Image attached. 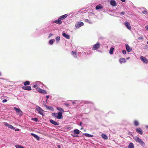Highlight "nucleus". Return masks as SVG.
<instances>
[{
  "instance_id": "1",
  "label": "nucleus",
  "mask_w": 148,
  "mask_h": 148,
  "mask_svg": "<svg viewBox=\"0 0 148 148\" xmlns=\"http://www.w3.org/2000/svg\"><path fill=\"white\" fill-rule=\"evenodd\" d=\"M135 140L136 142L140 144L143 146H144L145 145V143L141 139L138 137H136L135 138Z\"/></svg>"
},
{
  "instance_id": "2",
  "label": "nucleus",
  "mask_w": 148,
  "mask_h": 148,
  "mask_svg": "<svg viewBox=\"0 0 148 148\" xmlns=\"http://www.w3.org/2000/svg\"><path fill=\"white\" fill-rule=\"evenodd\" d=\"M36 90L38 92L40 93L43 94H46L47 93V92L46 90H43L39 88H36Z\"/></svg>"
},
{
  "instance_id": "3",
  "label": "nucleus",
  "mask_w": 148,
  "mask_h": 148,
  "mask_svg": "<svg viewBox=\"0 0 148 148\" xmlns=\"http://www.w3.org/2000/svg\"><path fill=\"white\" fill-rule=\"evenodd\" d=\"M37 110L38 112L41 115H43L44 111L39 106H36Z\"/></svg>"
},
{
  "instance_id": "4",
  "label": "nucleus",
  "mask_w": 148,
  "mask_h": 148,
  "mask_svg": "<svg viewBox=\"0 0 148 148\" xmlns=\"http://www.w3.org/2000/svg\"><path fill=\"white\" fill-rule=\"evenodd\" d=\"M14 108L18 114L20 116L22 115V112L20 109L17 108L16 107H14Z\"/></svg>"
},
{
  "instance_id": "5",
  "label": "nucleus",
  "mask_w": 148,
  "mask_h": 148,
  "mask_svg": "<svg viewBox=\"0 0 148 148\" xmlns=\"http://www.w3.org/2000/svg\"><path fill=\"white\" fill-rule=\"evenodd\" d=\"M84 23L82 22H78L75 25V29H77L83 25Z\"/></svg>"
},
{
  "instance_id": "6",
  "label": "nucleus",
  "mask_w": 148,
  "mask_h": 148,
  "mask_svg": "<svg viewBox=\"0 0 148 148\" xmlns=\"http://www.w3.org/2000/svg\"><path fill=\"white\" fill-rule=\"evenodd\" d=\"M100 46V43L97 42L93 46L92 49L94 50H97L99 48Z\"/></svg>"
},
{
  "instance_id": "7",
  "label": "nucleus",
  "mask_w": 148,
  "mask_h": 148,
  "mask_svg": "<svg viewBox=\"0 0 148 148\" xmlns=\"http://www.w3.org/2000/svg\"><path fill=\"white\" fill-rule=\"evenodd\" d=\"M125 25L130 30L131 29V27L130 23L127 21H125L124 23Z\"/></svg>"
},
{
  "instance_id": "8",
  "label": "nucleus",
  "mask_w": 148,
  "mask_h": 148,
  "mask_svg": "<svg viewBox=\"0 0 148 148\" xmlns=\"http://www.w3.org/2000/svg\"><path fill=\"white\" fill-rule=\"evenodd\" d=\"M140 59L144 63H148V60L146 58L143 56H141L140 57Z\"/></svg>"
},
{
  "instance_id": "9",
  "label": "nucleus",
  "mask_w": 148,
  "mask_h": 148,
  "mask_svg": "<svg viewBox=\"0 0 148 148\" xmlns=\"http://www.w3.org/2000/svg\"><path fill=\"white\" fill-rule=\"evenodd\" d=\"M22 88L25 90L29 91L32 90V88L30 86H23L22 87Z\"/></svg>"
},
{
  "instance_id": "10",
  "label": "nucleus",
  "mask_w": 148,
  "mask_h": 148,
  "mask_svg": "<svg viewBox=\"0 0 148 148\" xmlns=\"http://www.w3.org/2000/svg\"><path fill=\"white\" fill-rule=\"evenodd\" d=\"M53 23H56L57 24L60 25L62 23V22L61 20L59 18L58 19L55 20L53 21Z\"/></svg>"
},
{
  "instance_id": "11",
  "label": "nucleus",
  "mask_w": 148,
  "mask_h": 148,
  "mask_svg": "<svg viewBox=\"0 0 148 148\" xmlns=\"http://www.w3.org/2000/svg\"><path fill=\"white\" fill-rule=\"evenodd\" d=\"M136 132L139 134L142 135L143 134V131L140 128H137L136 130Z\"/></svg>"
},
{
  "instance_id": "12",
  "label": "nucleus",
  "mask_w": 148,
  "mask_h": 148,
  "mask_svg": "<svg viewBox=\"0 0 148 148\" xmlns=\"http://www.w3.org/2000/svg\"><path fill=\"white\" fill-rule=\"evenodd\" d=\"M125 45L126 46V49L127 51L130 52H131L132 51V48L130 47L128 44H126Z\"/></svg>"
},
{
  "instance_id": "13",
  "label": "nucleus",
  "mask_w": 148,
  "mask_h": 148,
  "mask_svg": "<svg viewBox=\"0 0 148 148\" xmlns=\"http://www.w3.org/2000/svg\"><path fill=\"white\" fill-rule=\"evenodd\" d=\"M62 114V113L61 112L57 113V118L59 119H62L63 118Z\"/></svg>"
},
{
  "instance_id": "14",
  "label": "nucleus",
  "mask_w": 148,
  "mask_h": 148,
  "mask_svg": "<svg viewBox=\"0 0 148 148\" xmlns=\"http://www.w3.org/2000/svg\"><path fill=\"white\" fill-rule=\"evenodd\" d=\"M68 16V14H66L60 16L59 17V19H60L61 20H62L64 19L65 18H66Z\"/></svg>"
},
{
  "instance_id": "15",
  "label": "nucleus",
  "mask_w": 148,
  "mask_h": 148,
  "mask_svg": "<svg viewBox=\"0 0 148 148\" xmlns=\"http://www.w3.org/2000/svg\"><path fill=\"white\" fill-rule=\"evenodd\" d=\"M110 4L111 5L115 6L116 5V2L114 0H111L110 1Z\"/></svg>"
},
{
  "instance_id": "16",
  "label": "nucleus",
  "mask_w": 148,
  "mask_h": 148,
  "mask_svg": "<svg viewBox=\"0 0 148 148\" xmlns=\"http://www.w3.org/2000/svg\"><path fill=\"white\" fill-rule=\"evenodd\" d=\"M50 122L52 124L55 125H58L59 124L57 122L52 119L50 120Z\"/></svg>"
},
{
  "instance_id": "17",
  "label": "nucleus",
  "mask_w": 148,
  "mask_h": 148,
  "mask_svg": "<svg viewBox=\"0 0 148 148\" xmlns=\"http://www.w3.org/2000/svg\"><path fill=\"white\" fill-rule=\"evenodd\" d=\"M119 61L120 63L121 64L123 62H126V59L124 58H120V59L119 60Z\"/></svg>"
},
{
  "instance_id": "18",
  "label": "nucleus",
  "mask_w": 148,
  "mask_h": 148,
  "mask_svg": "<svg viewBox=\"0 0 148 148\" xmlns=\"http://www.w3.org/2000/svg\"><path fill=\"white\" fill-rule=\"evenodd\" d=\"M103 7L102 6L101 4H99L98 5H97L95 7L96 10H99L102 9L103 8Z\"/></svg>"
},
{
  "instance_id": "19",
  "label": "nucleus",
  "mask_w": 148,
  "mask_h": 148,
  "mask_svg": "<svg viewBox=\"0 0 148 148\" xmlns=\"http://www.w3.org/2000/svg\"><path fill=\"white\" fill-rule=\"evenodd\" d=\"M62 36L64 37H65L67 39H70V36L68 34H66L65 33H63L62 34Z\"/></svg>"
},
{
  "instance_id": "20",
  "label": "nucleus",
  "mask_w": 148,
  "mask_h": 148,
  "mask_svg": "<svg viewBox=\"0 0 148 148\" xmlns=\"http://www.w3.org/2000/svg\"><path fill=\"white\" fill-rule=\"evenodd\" d=\"M31 134L34 138H36L37 139V140H39L40 138L38 136H37V135H36L35 134L32 133H31Z\"/></svg>"
},
{
  "instance_id": "21",
  "label": "nucleus",
  "mask_w": 148,
  "mask_h": 148,
  "mask_svg": "<svg viewBox=\"0 0 148 148\" xmlns=\"http://www.w3.org/2000/svg\"><path fill=\"white\" fill-rule=\"evenodd\" d=\"M45 107L47 108L48 109H50L51 110L53 111L54 110V108H53L52 107L50 106H48L47 105H45Z\"/></svg>"
},
{
  "instance_id": "22",
  "label": "nucleus",
  "mask_w": 148,
  "mask_h": 148,
  "mask_svg": "<svg viewBox=\"0 0 148 148\" xmlns=\"http://www.w3.org/2000/svg\"><path fill=\"white\" fill-rule=\"evenodd\" d=\"M134 123L135 126H137L139 125L138 121L137 120H135L134 121Z\"/></svg>"
},
{
  "instance_id": "23",
  "label": "nucleus",
  "mask_w": 148,
  "mask_h": 148,
  "mask_svg": "<svg viewBox=\"0 0 148 148\" xmlns=\"http://www.w3.org/2000/svg\"><path fill=\"white\" fill-rule=\"evenodd\" d=\"M57 109L60 111L59 112H61L62 113H63L64 112V110L62 108L60 107H57Z\"/></svg>"
},
{
  "instance_id": "24",
  "label": "nucleus",
  "mask_w": 148,
  "mask_h": 148,
  "mask_svg": "<svg viewBox=\"0 0 148 148\" xmlns=\"http://www.w3.org/2000/svg\"><path fill=\"white\" fill-rule=\"evenodd\" d=\"M73 132L74 133V134H78L80 133L79 131L77 129L73 131Z\"/></svg>"
},
{
  "instance_id": "25",
  "label": "nucleus",
  "mask_w": 148,
  "mask_h": 148,
  "mask_svg": "<svg viewBox=\"0 0 148 148\" xmlns=\"http://www.w3.org/2000/svg\"><path fill=\"white\" fill-rule=\"evenodd\" d=\"M101 136L102 138H103V139H106V140H107L108 139V137L106 136V135L105 134H101Z\"/></svg>"
},
{
  "instance_id": "26",
  "label": "nucleus",
  "mask_w": 148,
  "mask_h": 148,
  "mask_svg": "<svg viewBox=\"0 0 148 148\" xmlns=\"http://www.w3.org/2000/svg\"><path fill=\"white\" fill-rule=\"evenodd\" d=\"M114 49L113 47H111L110 48L109 51V53L110 54H112L113 53Z\"/></svg>"
},
{
  "instance_id": "27",
  "label": "nucleus",
  "mask_w": 148,
  "mask_h": 148,
  "mask_svg": "<svg viewBox=\"0 0 148 148\" xmlns=\"http://www.w3.org/2000/svg\"><path fill=\"white\" fill-rule=\"evenodd\" d=\"M128 148H134V146L133 143H130L128 146Z\"/></svg>"
},
{
  "instance_id": "28",
  "label": "nucleus",
  "mask_w": 148,
  "mask_h": 148,
  "mask_svg": "<svg viewBox=\"0 0 148 148\" xmlns=\"http://www.w3.org/2000/svg\"><path fill=\"white\" fill-rule=\"evenodd\" d=\"M29 84H30V82L29 81H26L24 83V85L25 86L29 85Z\"/></svg>"
},
{
  "instance_id": "29",
  "label": "nucleus",
  "mask_w": 148,
  "mask_h": 148,
  "mask_svg": "<svg viewBox=\"0 0 148 148\" xmlns=\"http://www.w3.org/2000/svg\"><path fill=\"white\" fill-rule=\"evenodd\" d=\"M84 135L86 136H87V137H93V135L90 134H87V133H85L84 134Z\"/></svg>"
},
{
  "instance_id": "30",
  "label": "nucleus",
  "mask_w": 148,
  "mask_h": 148,
  "mask_svg": "<svg viewBox=\"0 0 148 148\" xmlns=\"http://www.w3.org/2000/svg\"><path fill=\"white\" fill-rule=\"evenodd\" d=\"M55 40L54 39H52L49 41V43L50 44L52 45L53 44V42Z\"/></svg>"
},
{
  "instance_id": "31",
  "label": "nucleus",
  "mask_w": 148,
  "mask_h": 148,
  "mask_svg": "<svg viewBox=\"0 0 148 148\" xmlns=\"http://www.w3.org/2000/svg\"><path fill=\"white\" fill-rule=\"evenodd\" d=\"M15 147H16V148H25L23 146L18 145H16L15 146Z\"/></svg>"
},
{
  "instance_id": "32",
  "label": "nucleus",
  "mask_w": 148,
  "mask_h": 148,
  "mask_svg": "<svg viewBox=\"0 0 148 148\" xmlns=\"http://www.w3.org/2000/svg\"><path fill=\"white\" fill-rule=\"evenodd\" d=\"M56 40L57 43L60 40V38L59 36H57L56 37Z\"/></svg>"
},
{
  "instance_id": "33",
  "label": "nucleus",
  "mask_w": 148,
  "mask_h": 148,
  "mask_svg": "<svg viewBox=\"0 0 148 148\" xmlns=\"http://www.w3.org/2000/svg\"><path fill=\"white\" fill-rule=\"evenodd\" d=\"M8 128L12 129L13 130L15 129V128L12 125H8Z\"/></svg>"
},
{
  "instance_id": "34",
  "label": "nucleus",
  "mask_w": 148,
  "mask_h": 148,
  "mask_svg": "<svg viewBox=\"0 0 148 148\" xmlns=\"http://www.w3.org/2000/svg\"><path fill=\"white\" fill-rule=\"evenodd\" d=\"M52 115L53 116L57 118V113H53L52 114Z\"/></svg>"
},
{
  "instance_id": "35",
  "label": "nucleus",
  "mask_w": 148,
  "mask_h": 148,
  "mask_svg": "<svg viewBox=\"0 0 148 148\" xmlns=\"http://www.w3.org/2000/svg\"><path fill=\"white\" fill-rule=\"evenodd\" d=\"M85 22L86 23H88L90 24L92 23L88 19H85L84 20Z\"/></svg>"
},
{
  "instance_id": "36",
  "label": "nucleus",
  "mask_w": 148,
  "mask_h": 148,
  "mask_svg": "<svg viewBox=\"0 0 148 148\" xmlns=\"http://www.w3.org/2000/svg\"><path fill=\"white\" fill-rule=\"evenodd\" d=\"M32 120H33L35 122H37L38 121V118H32Z\"/></svg>"
},
{
  "instance_id": "37",
  "label": "nucleus",
  "mask_w": 148,
  "mask_h": 148,
  "mask_svg": "<svg viewBox=\"0 0 148 148\" xmlns=\"http://www.w3.org/2000/svg\"><path fill=\"white\" fill-rule=\"evenodd\" d=\"M142 13L145 14H148V12L146 10H144L142 12Z\"/></svg>"
},
{
  "instance_id": "38",
  "label": "nucleus",
  "mask_w": 148,
  "mask_h": 148,
  "mask_svg": "<svg viewBox=\"0 0 148 148\" xmlns=\"http://www.w3.org/2000/svg\"><path fill=\"white\" fill-rule=\"evenodd\" d=\"M122 53L123 54H126V51L125 50H123L122 51Z\"/></svg>"
},
{
  "instance_id": "39",
  "label": "nucleus",
  "mask_w": 148,
  "mask_h": 148,
  "mask_svg": "<svg viewBox=\"0 0 148 148\" xmlns=\"http://www.w3.org/2000/svg\"><path fill=\"white\" fill-rule=\"evenodd\" d=\"M72 54L73 55H76V52H74L73 51L72 52Z\"/></svg>"
},
{
  "instance_id": "40",
  "label": "nucleus",
  "mask_w": 148,
  "mask_h": 148,
  "mask_svg": "<svg viewBox=\"0 0 148 148\" xmlns=\"http://www.w3.org/2000/svg\"><path fill=\"white\" fill-rule=\"evenodd\" d=\"M4 125L6 126H7L8 127V125H9L8 124V123H6V122H5V123H4Z\"/></svg>"
},
{
  "instance_id": "41",
  "label": "nucleus",
  "mask_w": 148,
  "mask_h": 148,
  "mask_svg": "<svg viewBox=\"0 0 148 148\" xmlns=\"http://www.w3.org/2000/svg\"><path fill=\"white\" fill-rule=\"evenodd\" d=\"M7 101V100L6 99H4L3 100L2 102L3 103H5Z\"/></svg>"
},
{
  "instance_id": "42",
  "label": "nucleus",
  "mask_w": 148,
  "mask_h": 148,
  "mask_svg": "<svg viewBox=\"0 0 148 148\" xmlns=\"http://www.w3.org/2000/svg\"><path fill=\"white\" fill-rule=\"evenodd\" d=\"M125 14V12H121V13L120 14H123L124 15Z\"/></svg>"
},
{
  "instance_id": "43",
  "label": "nucleus",
  "mask_w": 148,
  "mask_h": 148,
  "mask_svg": "<svg viewBox=\"0 0 148 148\" xmlns=\"http://www.w3.org/2000/svg\"><path fill=\"white\" fill-rule=\"evenodd\" d=\"M53 35V34H49V37H51Z\"/></svg>"
},
{
  "instance_id": "44",
  "label": "nucleus",
  "mask_w": 148,
  "mask_h": 148,
  "mask_svg": "<svg viewBox=\"0 0 148 148\" xmlns=\"http://www.w3.org/2000/svg\"><path fill=\"white\" fill-rule=\"evenodd\" d=\"M37 85L36 84H35L34 86L33 87L34 88H36L37 87Z\"/></svg>"
},
{
  "instance_id": "45",
  "label": "nucleus",
  "mask_w": 148,
  "mask_h": 148,
  "mask_svg": "<svg viewBox=\"0 0 148 148\" xmlns=\"http://www.w3.org/2000/svg\"><path fill=\"white\" fill-rule=\"evenodd\" d=\"M46 98H47V99L46 100V101H47V99L49 98V96L48 95L46 96Z\"/></svg>"
},
{
  "instance_id": "46",
  "label": "nucleus",
  "mask_w": 148,
  "mask_h": 148,
  "mask_svg": "<svg viewBox=\"0 0 148 148\" xmlns=\"http://www.w3.org/2000/svg\"><path fill=\"white\" fill-rule=\"evenodd\" d=\"M145 28H146L148 30V26H146Z\"/></svg>"
},
{
  "instance_id": "47",
  "label": "nucleus",
  "mask_w": 148,
  "mask_h": 148,
  "mask_svg": "<svg viewBox=\"0 0 148 148\" xmlns=\"http://www.w3.org/2000/svg\"><path fill=\"white\" fill-rule=\"evenodd\" d=\"M121 1H122L123 2H124L125 1V0H120Z\"/></svg>"
},
{
  "instance_id": "48",
  "label": "nucleus",
  "mask_w": 148,
  "mask_h": 148,
  "mask_svg": "<svg viewBox=\"0 0 148 148\" xmlns=\"http://www.w3.org/2000/svg\"><path fill=\"white\" fill-rule=\"evenodd\" d=\"M82 122H80V123H79V125L80 126H82Z\"/></svg>"
},
{
  "instance_id": "49",
  "label": "nucleus",
  "mask_w": 148,
  "mask_h": 148,
  "mask_svg": "<svg viewBox=\"0 0 148 148\" xmlns=\"http://www.w3.org/2000/svg\"><path fill=\"white\" fill-rule=\"evenodd\" d=\"M72 136L73 137H77L76 135H72Z\"/></svg>"
},
{
  "instance_id": "50",
  "label": "nucleus",
  "mask_w": 148,
  "mask_h": 148,
  "mask_svg": "<svg viewBox=\"0 0 148 148\" xmlns=\"http://www.w3.org/2000/svg\"><path fill=\"white\" fill-rule=\"evenodd\" d=\"M58 148H61V146L60 145H58Z\"/></svg>"
},
{
  "instance_id": "51",
  "label": "nucleus",
  "mask_w": 148,
  "mask_h": 148,
  "mask_svg": "<svg viewBox=\"0 0 148 148\" xmlns=\"http://www.w3.org/2000/svg\"><path fill=\"white\" fill-rule=\"evenodd\" d=\"M130 57H127V58H126V59L127 60H128V59H130Z\"/></svg>"
},
{
  "instance_id": "52",
  "label": "nucleus",
  "mask_w": 148,
  "mask_h": 148,
  "mask_svg": "<svg viewBox=\"0 0 148 148\" xmlns=\"http://www.w3.org/2000/svg\"><path fill=\"white\" fill-rule=\"evenodd\" d=\"M146 127L147 129H148V125H147V126H146Z\"/></svg>"
},
{
  "instance_id": "53",
  "label": "nucleus",
  "mask_w": 148,
  "mask_h": 148,
  "mask_svg": "<svg viewBox=\"0 0 148 148\" xmlns=\"http://www.w3.org/2000/svg\"><path fill=\"white\" fill-rule=\"evenodd\" d=\"M18 130V129H16L15 130L17 131V130Z\"/></svg>"
},
{
  "instance_id": "54",
  "label": "nucleus",
  "mask_w": 148,
  "mask_h": 148,
  "mask_svg": "<svg viewBox=\"0 0 148 148\" xmlns=\"http://www.w3.org/2000/svg\"><path fill=\"white\" fill-rule=\"evenodd\" d=\"M1 72H0V76H1Z\"/></svg>"
},
{
  "instance_id": "55",
  "label": "nucleus",
  "mask_w": 148,
  "mask_h": 148,
  "mask_svg": "<svg viewBox=\"0 0 148 148\" xmlns=\"http://www.w3.org/2000/svg\"><path fill=\"white\" fill-rule=\"evenodd\" d=\"M66 105L67 106H69V104H66Z\"/></svg>"
},
{
  "instance_id": "56",
  "label": "nucleus",
  "mask_w": 148,
  "mask_h": 148,
  "mask_svg": "<svg viewBox=\"0 0 148 148\" xmlns=\"http://www.w3.org/2000/svg\"><path fill=\"white\" fill-rule=\"evenodd\" d=\"M147 43L148 44V41L147 42Z\"/></svg>"
}]
</instances>
